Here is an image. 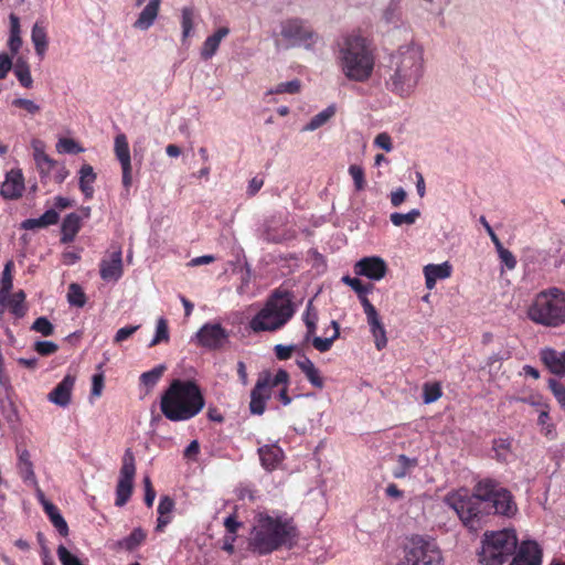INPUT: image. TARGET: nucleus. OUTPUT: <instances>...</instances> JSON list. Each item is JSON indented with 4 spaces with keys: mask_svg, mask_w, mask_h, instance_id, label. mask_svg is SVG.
<instances>
[{
    "mask_svg": "<svg viewBox=\"0 0 565 565\" xmlns=\"http://www.w3.org/2000/svg\"><path fill=\"white\" fill-rule=\"evenodd\" d=\"M425 75L423 47L414 42L401 45L391 56L384 74V86L392 95L413 97Z\"/></svg>",
    "mask_w": 565,
    "mask_h": 565,
    "instance_id": "nucleus-1",
    "label": "nucleus"
},
{
    "mask_svg": "<svg viewBox=\"0 0 565 565\" xmlns=\"http://www.w3.org/2000/svg\"><path fill=\"white\" fill-rule=\"evenodd\" d=\"M298 530L285 514L259 512L255 515L248 537V548L257 555H268L281 547H292Z\"/></svg>",
    "mask_w": 565,
    "mask_h": 565,
    "instance_id": "nucleus-2",
    "label": "nucleus"
},
{
    "mask_svg": "<svg viewBox=\"0 0 565 565\" xmlns=\"http://www.w3.org/2000/svg\"><path fill=\"white\" fill-rule=\"evenodd\" d=\"M375 62L370 40L360 32L344 34L337 42V63L347 79L367 82L374 73Z\"/></svg>",
    "mask_w": 565,
    "mask_h": 565,
    "instance_id": "nucleus-3",
    "label": "nucleus"
},
{
    "mask_svg": "<svg viewBox=\"0 0 565 565\" xmlns=\"http://www.w3.org/2000/svg\"><path fill=\"white\" fill-rule=\"evenodd\" d=\"M204 398L191 381L174 380L161 397L162 414L172 422L188 420L201 412Z\"/></svg>",
    "mask_w": 565,
    "mask_h": 565,
    "instance_id": "nucleus-4",
    "label": "nucleus"
},
{
    "mask_svg": "<svg viewBox=\"0 0 565 565\" xmlns=\"http://www.w3.org/2000/svg\"><path fill=\"white\" fill-rule=\"evenodd\" d=\"M526 317L542 327H564L565 291L556 287L540 291L527 306Z\"/></svg>",
    "mask_w": 565,
    "mask_h": 565,
    "instance_id": "nucleus-5",
    "label": "nucleus"
},
{
    "mask_svg": "<svg viewBox=\"0 0 565 565\" xmlns=\"http://www.w3.org/2000/svg\"><path fill=\"white\" fill-rule=\"evenodd\" d=\"M289 374L280 369L276 373L263 372L259 374L255 387L250 392L249 408L253 414L262 415L266 408V402L271 397H278L287 406L291 399L287 395Z\"/></svg>",
    "mask_w": 565,
    "mask_h": 565,
    "instance_id": "nucleus-6",
    "label": "nucleus"
},
{
    "mask_svg": "<svg viewBox=\"0 0 565 565\" xmlns=\"http://www.w3.org/2000/svg\"><path fill=\"white\" fill-rule=\"evenodd\" d=\"M294 313L295 309L289 294L276 291L249 321V328L254 332L276 331L282 328Z\"/></svg>",
    "mask_w": 565,
    "mask_h": 565,
    "instance_id": "nucleus-7",
    "label": "nucleus"
},
{
    "mask_svg": "<svg viewBox=\"0 0 565 565\" xmlns=\"http://www.w3.org/2000/svg\"><path fill=\"white\" fill-rule=\"evenodd\" d=\"M276 47H303L311 51L320 41L319 34L300 18L285 19L279 23L278 32L274 34Z\"/></svg>",
    "mask_w": 565,
    "mask_h": 565,
    "instance_id": "nucleus-8",
    "label": "nucleus"
},
{
    "mask_svg": "<svg viewBox=\"0 0 565 565\" xmlns=\"http://www.w3.org/2000/svg\"><path fill=\"white\" fill-rule=\"evenodd\" d=\"M514 529H504L486 533L482 541L481 562L484 565H502L518 546Z\"/></svg>",
    "mask_w": 565,
    "mask_h": 565,
    "instance_id": "nucleus-9",
    "label": "nucleus"
},
{
    "mask_svg": "<svg viewBox=\"0 0 565 565\" xmlns=\"http://www.w3.org/2000/svg\"><path fill=\"white\" fill-rule=\"evenodd\" d=\"M403 556L396 565H443V554L434 540L414 535L402 550Z\"/></svg>",
    "mask_w": 565,
    "mask_h": 565,
    "instance_id": "nucleus-10",
    "label": "nucleus"
},
{
    "mask_svg": "<svg viewBox=\"0 0 565 565\" xmlns=\"http://www.w3.org/2000/svg\"><path fill=\"white\" fill-rule=\"evenodd\" d=\"M476 494L483 502H491L497 514L512 518L518 512V505L511 492L490 479L479 481Z\"/></svg>",
    "mask_w": 565,
    "mask_h": 565,
    "instance_id": "nucleus-11",
    "label": "nucleus"
},
{
    "mask_svg": "<svg viewBox=\"0 0 565 565\" xmlns=\"http://www.w3.org/2000/svg\"><path fill=\"white\" fill-rule=\"evenodd\" d=\"M444 501L465 523L470 522L478 515L481 502L476 494V490L470 494L467 489H458L447 493Z\"/></svg>",
    "mask_w": 565,
    "mask_h": 565,
    "instance_id": "nucleus-12",
    "label": "nucleus"
},
{
    "mask_svg": "<svg viewBox=\"0 0 565 565\" xmlns=\"http://www.w3.org/2000/svg\"><path fill=\"white\" fill-rule=\"evenodd\" d=\"M136 473L135 457L131 450H126L120 468L119 480L116 489V505L122 507L132 493L134 478Z\"/></svg>",
    "mask_w": 565,
    "mask_h": 565,
    "instance_id": "nucleus-13",
    "label": "nucleus"
},
{
    "mask_svg": "<svg viewBox=\"0 0 565 565\" xmlns=\"http://www.w3.org/2000/svg\"><path fill=\"white\" fill-rule=\"evenodd\" d=\"M196 343L209 350H217L228 341V331L220 323H205L195 333Z\"/></svg>",
    "mask_w": 565,
    "mask_h": 565,
    "instance_id": "nucleus-14",
    "label": "nucleus"
},
{
    "mask_svg": "<svg viewBox=\"0 0 565 565\" xmlns=\"http://www.w3.org/2000/svg\"><path fill=\"white\" fill-rule=\"evenodd\" d=\"M361 305L366 316L367 323L370 326L371 334L374 339V344L377 350H382L387 345V335L384 324L375 309L370 302L367 297H362Z\"/></svg>",
    "mask_w": 565,
    "mask_h": 565,
    "instance_id": "nucleus-15",
    "label": "nucleus"
},
{
    "mask_svg": "<svg viewBox=\"0 0 565 565\" xmlns=\"http://www.w3.org/2000/svg\"><path fill=\"white\" fill-rule=\"evenodd\" d=\"M354 273L371 280L379 281L387 273V264L380 256L363 257L354 265Z\"/></svg>",
    "mask_w": 565,
    "mask_h": 565,
    "instance_id": "nucleus-16",
    "label": "nucleus"
},
{
    "mask_svg": "<svg viewBox=\"0 0 565 565\" xmlns=\"http://www.w3.org/2000/svg\"><path fill=\"white\" fill-rule=\"evenodd\" d=\"M99 274L107 282L118 281L124 274L122 253L119 247L105 256L99 264Z\"/></svg>",
    "mask_w": 565,
    "mask_h": 565,
    "instance_id": "nucleus-17",
    "label": "nucleus"
},
{
    "mask_svg": "<svg viewBox=\"0 0 565 565\" xmlns=\"http://www.w3.org/2000/svg\"><path fill=\"white\" fill-rule=\"evenodd\" d=\"M24 178L20 169H12L7 172L4 181L0 186V194L7 200H15L24 192Z\"/></svg>",
    "mask_w": 565,
    "mask_h": 565,
    "instance_id": "nucleus-18",
    "label": "nucleus"
},
{
    "mask_svg": "<svg viewBox=\"0 0 565 565\" xmlns=\"http://www.w3.org/2000/svg\"><path fill=\"white\" fill-rule=\"evenodd\" d=\"M75 382V375L66 374L64 379L54 387V390L49 393V402L60 407H67L72 401V393Z\"/></svg>",
    "mask_w": 565,
    "mask_h": 565,
    "instance_id": "nucleus-19",
    "label": "nucleus"
},
{
    "mask_svg": "<svg viewBox=\"0 0 565 565\" xmlns=\"http://www.w3.org/2000/svg\"><path fill=\"white\" fill-rule=\"evenodd\" d=\"M542 551L536 542L526 541L521 543L516 555L510 565H541Z\"/></svg>",
    "mask_w": 565,
    "mask_h": 565,
    "instance_id": "nucleus-20",
    "label": "nucleus"
},
{
    "mask_svg": "<svg viewBox=\"0 0 565 565\" xmlns=\"http://www.w3.org/2000/svg\"><path fill=\"white\" fill-rule=\"evenodd\" d=\"M541 360L544 365L555 375H565V351H556L552 348L541 350Z\"/></svg>",
    "mask_w": 565,
    "mask_h": 565,
    "instance_id": "nucleus-21",
    "label": "nucleus"
},
{
    "mask_svg": "<svg viewBox=\"0 0 565 565\" xmlns=\"http://www.w3.org/2000/svg\"><path fill=\"white\" fill-rule=\"evenodd\" d=\"M161 2L162 0H149L134 22V28L141 31L150 29L159 15Z\"/></svg>",
    "mask_w": 565,
    "mask_h": 565,
    "instance_id": "nucleus-22",
    "label": "nucleus"
},
{
    "mask_svg": "<svg viewBox=\"0 0 565 565\" xmlns=\"http://www.w3.org/2000/svg\"><path fill=\"white\" fill-rule=\"evenodd\" d=\"M258 455L262 466L268 471L278 468L284 459V452L276 444L259 447Z\"/></svg>",
    "mask_w": 565,
    "mask_h": 565,
    "instance_id": "nucleus-23",
    "label": "nucleus"
},
{
    "mask_svg": "<svg viewBox=\"0 0 565 565\" xmlns=\"http://www.w3.org/2000/svg\"><path fill=\"white\" fill-rule=\"evenodd\" d=\"M228 34H230V29L227 26H221L217 30H215L213 32V34L209 35L202 44V47L200 51L201 57L204 61L212 58L216 54L221 42Z\"/></svg>",
    "mask_w": 565,
    "mask_h": 565,
    "instance_id": "nucleus-24",
    "label": "nucleus"
},
{
    "mask_svg": "<svg viewBox=\"0 0 565 565\" xmlns=\"http://www.w3.org/2000/svg\"><path fill=\"white\" fill-rule=\"evenodd\" d=\"M426 288H435L437 280L447 279L451 275V266L448 262L443 264H429L424 267Z\"/></svg>",
    "mask_w": 565,
    "mask_h": 565,
    "instance_id": "nucleus-25",
    "label": "nucleus"
},
{
    "mask_svg": "<svg viewBox=\"0 0 565 565\" xmlns=\"http://www.w3.org/2000/svg\"><path fill=\"white\" fill-rule=\"evenodd\" d=\"M18 470L23 481L29 486H36V476L30 452L26 449H18Z\"/></svg>",
    "mask_w": 565,
    "mask_h": 565,
    "instance_id": "nucleus-26",
    "label": "nucleus"
},
{
    "mask_svg": "<svg viewBox=\"0 0 565 565\" xmlns=\"http://www.w3.org/2000/svg\"><path fill=\"white\" fill-rule=\"evenodd\" d=\"M13 262L9 260L6 263L1 280H0V315L6 311L7 300L9 299V292L13 287Z\"/></svg>",
    "mask_w": 565,
    "mask_h": 565,
    "instance_id": "nucleus-27",
    "label": "nucleus"
},
{
    "mask_svg": "<svg viewBox=\"0 0 565 565\" xmlns=\"http://www.w3.org/2000/svg\"><path fill=\"white\" fill-rule=\"evenodd\" d=\"M297 365L306 375L307 380L310 382L311 385L318 388H322L324 386V381L323 377L321 376L320 371L316 367V365L309 358L302 356L298 359Z\"/></svg>",
    "mask_w": 565,
    "mask_h": 565,
    "instance_id": "nucleus-28",
    "label": "nucleus"
},
{
    "mask_svg": "<svg viewBox=\"0 0 565 565\" xmlns=\"http://www.w3.org/2000/svg\"><path fill=\"white\" fill-rule=\"evenodd\" d=\"M79 189L86 199H92L94 195V183L97 179L94 169L89 164H83L78 172Z\"/></svg>",
    "mask_w": 565,
    "mask_h": 565,
    "instance_id": "nucleus-29",
    "label": "nucleus"
},
{
    "mask_svg": "<svg viewBox=\"0 0 565 565\" xmlns=\"http://www.w3.org/2000/svg\"><path fill=\"white\" fill-rule=\"evenodd\" d=\"M31 40L34 45V50L40 57H43L49 45L46 28L35 22L31 31Z\"/></svg>",
    "mask_w": 565,
    "mask_h": 565,
    "instance_id": "nucleus-30",
    "label": "nucleus"
},
{
    "mask_svg": "<svg viewBox=\"0 0 565 565\" xmlns=\"http://www.w3.org/2000/svg\"><path fill=\"white\" fill-rule=\"evenodd\" d=\"M81 228V217L75 213L67 214L62 223V242H72Z\"/></svg>",
    "mask_w": 565,
    "mask_h": 565,
    "instance_id": "nucleus-31",
    "label": "nucleus"
},
{
    "mask_svg": "<svg viewBox=\"0 0 565 565\" xmlns=\"http://www.w3.org/2000/svg\"><path fill=\"white\" fill-rule=\"evenodd\" d=\"M337 108L334 105H329L327 108L315 115L301 129L303 132L315 131L324 126L334 115Z\"/></svg>",
    "mask_w": 565,
    "mask_h": 565,
    "instance_id": "nucleus-32",
    "label": "nucleus"
},
{
    "mask_svg": "<svg viewBox=\"0 0 565 565\" xmlns=\"http://www.w3.org/2000/svg\"><path fill=\"white\" fill-rule=\"evenodd\" d=\"M418 465L416 458H409L405 455H398L395 459V467L392 470V475L396 479H403L407 477Z\"/></svg>",
    "mask_w": 565,
    "mask_h": 565,
    "instance_id": "nucleus-33",
    "label": "nucleus"
},
{
    "mask_svg": "<svg viewBox=\"0 0 565 565\" xmlns=\"http://www.w3.org/2000/svg\"><path fill=\"white\" fill-rule=\"evenodd\" d=\"M21 30H20V20L17 15H10V36L8 40V47L11 51L12 55L18 54L22 46L21 39Z\"/></svg>",
    "mask_w": 565,
    "mask_h": 565,
    "instance_id": "nucleus-34",
    "label": "nucleus"
},
{
    "mask_svg": "<svg viewBox=\"0 0 565 565\" xmlns=\"http://www.w3.org/2000/svg\"><path fill=\"white\" fill-rule=\"evenodd\" d=\"M115 156L120 162V166L131 164L129 145L126 135L118 134L114 140Z\"/></svg>",
    "mask_w": 565,
    "mask_h": 565,
    "instance_id": "nucleus-35",
    "label": "nucleus"
},
{
    "mask_svg": "<svg viewBox=\"0 0 565 565\" xmlns=\"http://www.w3.org/2000/svg\"><path fill=\"white\" fill-rule=\"evenodd\" d=\"M403 13L399 8V0H391L383 9L381 20L386 24H397L402 22Z\"/></svg>",
    "mask_w": 565,
    "mask_h": 565,
    "instance_id": "nucleus-36",
    "label": "nucleus"
},
{
    "mask_svg": "<svg viewBox=\"0 0 565 565\" xmlns=\"http://www.w3.org/2000/svg\"><path fill=\"white\" fill-rule=\"evenodd\" d=\"M195 12L191 7H183L181 9V29L182 42H185L193 33L194 30Z\"/></svg>",
    "mask_w": 565,
    "mask_h": 565,
    "instance_id": "nucleus-37",
    "label": "nucleus"
},
{
    "mask_svg": "<svg viewBox=\"0 0 565 565\" xmlns=\"http://www.w3.org/2000/svg\"><path fill=\"white\" fill-rule=\"evenodd\" d=\"M25 295L22 290L11 295L9 292V299L7 300L6 310L9 309L14 316L23 317L26 308L24 306Z\"/></svg>",
    "mask_w": 565,
    "mask_h": 565,
    "instance_id": "nucleus-38",
    "label": "nucleus"
},
{
    "mask_svg": "<svg viewBox=\"0 0 565 565\" xmlns=\"http://www.w3.org/2000/svg\"><path fill=\"white\" fill-rule=\"evenodd\" d=\"M44 511L49 515L53 525L57 529L61 535L66 536L68 534V526L58 509L52 503L46 504Z\"/></svg>",
    "mask_w": 565,
    "mask_h": 565,
    "instance_id": "nucleus-39",
    "label": "nucleus"
},
{
    "mask_svg": "<svg viewBox=\"0 0 565 565\" xmlns=\"http://www.w3.org/2000/svg\"><path fill=\"white\" fill-rule=\"evenodd\" d=\"M333 327V334L329 338H321L316 337L315 334L310 338L312 341V345L320 352H327L332 347L335 339H338L340 332H339V324L337 321L331 322Z\"/></svg>",
    "mask_w": 565,
    "mask_h": 565,
    "instance_id": "nucleus-40",
    "label": "nucleus"
},
{
    "mask_svg": "<svg viewBox=\"0 0 565 565\" xmlns=\"http://www.w3.org/2000/svg\"><path fill=\"white\" fill-rule=\"evenodd\" d=\"M420 216V211L418 209H413L407 213H392L390 220L394 226H403V225H413Z\"/></svg>",
    "mask_w": 565,
    "mask_h": 565,
    "instance_id": "nucleus-41",
    "label": "nucleus"
},
{
    "mask_svg": "<svg viewBox=\"0 0 565 565\" xmlns=\"http://www.w3.org/2000/svg\"><path fill=\"white\" fill-rule=\"evenodd\" d=\"M303 321L307 327L306 340H310V338L316 332V327H317V321H318V313H317V310L313 308L311 300L307 305V309L303 315Z\"/></svg>",
    "mask_w": 565,
    "mask_h": 565,
    "instance_id": "nucleus-42",
    "label": "nucleus"
},
{
    "mask_svg": "<svg viewBox=\"0 0 565 565\" xmlns=\"http://www.w3.org/2000/svg\"><path fill=\"white\" fill-rule=\"evenodd\" d=\"M493 450L499 460L507 461L512 454V440L510 438L495 439Z\"/></svg>",
    "mask_w": 565,
    "mask_h": 565,
    "instance_id": "nucleus-43",
    "label": "nucleus"
},
{
    "mask_svg": "<svg viewBox=\"0 0 565 565\" xmlns=\"http://www.w3.org/2000/svg\"><path fill=\"white\" fill-rule=\"evenodd\" d=\"M513 401L527 404V405L534 407L537 413L542 409H545V407L548 406L545 398L541 394L534 393V392L530 393L529 395L522 396V397H514Z\"/></svg>",
    "mask_w": 565,
    "mask_h": 565,
    "instance_id": "nucleus-44",
    "label": "nucleus"
},
{
    "mask_svg": "<svg viewBox=\"0 0 565 565\" xmlns=\"http://www.w3.org/2000/svg\"><path fill=\"white\" fill-rule=\"evenodd\" d=\"M301 89V82L299 79H292L277 84L270 88L267 94H297Z\"/></svg>",
    "mask_w": 565,
    "mask_h": 565,
    "instance_id": "nucleus-45",
    "label": "nucleus"
},
{
    "mask_svg": "<svg viewBox=\"0 0 565 565\" xmlns=\"http://www.w3.org/2000/svg\"><path fill=\"white\" fill-rule=\"evenodd\" d=\"M169 338L170 337L167 320L164 318H159L156 324L154 337L150 341L149 347H154L161 342H168Z\"/></svg>",
    "mask_w": 565,
    "mask_h": 565,
    "instance_id": "nucleus-46",
    "label": "nucleus"
},
{
    "mask_svg": "<svg viewBox=\"0 0 565 565\" xmlns=\"http://www.w3.org/2000/svg\"><path fill=\"white\" fill-rule=\"evenodd\" d=\"M146 539V533L141 529H135L131 534L124 540H121L118 544L128 551L136 548L140 545Z\"/></svg>",
    "mask_w": 565,
    "mask_h": 565,
    "instance_id": "nucleus-47",
    "label": "nucleus"
},
{
    "mask_svg": "<svg viewBox=\"0 0 565 565\" xmlns=\"http://www.w3.org/2000/svg\"><path fill=\"white\" fill-rule=\"evenodd\" d=\"M164 371V365H158L152 370L142 373L140 375L141 384H143L146 387H153L158 383Z\"/></svg>",
    "mask_w": 565,
    "mask_h": 565,
    "instance_id": "nucleus-48",
    "label": "nucleus"
},
{
    "mask_svg": "<svg viewBox=\"0 0 565 565\" xmlns=\"http://www.w3.org/2000/svg\"><path fill=\"white\" fill-rule=\"evenodd\" d=\"M14 75L20 84L25 88H31L33 79L29 66L25 63H17L14 66Z\"/></svg>",
    "mask_w": 565,
    "mask_h": 565,
    "instance_id": "nucleus-49",
    "label": "nucleus"
},
{
    "mask_svg": "<svg viewBox=\"0 0 565 565\" xmlns=\"http://www.w3.org/2000/svg\"><path fill=\"white\" fill-rule=\"evenodd\" d=\"M349 174L351 175L355 191H363L366 186L364 170L361 166L351 164L349 167Z\"/></svg>",
    "mask_w": 565,
    "mask_h": 565,
    "instance_id": "nucleus-50",
    "label": "nucleus"
},
{
    "mask_svg": "<svg viewBox=\"0 0 565 565\" xmlns=\"http://www.w3.org/2000/svg\"><path fill=\"white\" fill-rule=\"evenodd\" d=\"M67 300L72 306L83 307L86 302V297L77 284H71L67 292Z\"/></svg>",
    "mask_w": 565,
    "mask_h": 565,
    "instance_id": "nucleus-51",
    "label": "nucleus"
},
{
    "mask_svg": "<svg viewBox=\"0 0 565 565\" xmlns=\"http://www.w3.org/2000/svg\"><path fill=\"white\" fill-rule=\"evenodd\" d=\"M56 150L58 153H79L84 149L71 138H61L56 143Z\"/></svg>",
    "mask_w": 565,
    "mask_h": 565,
    "instance_id": "nucleus-52",
    "label": "nucleus"
},
{
    "mask_svg": "<svg viewBox=\"0 0 565 565\" xmlns=\"http://www.w3.org/2000/svg\"><path fill=\"white\" fill-rule=\"evenodd\" d=\"M342 281L351 287L358 295L360 300L362 297H366V294L371 291V286H365L359 278H352L350 276H343Z\"/></svg>",
    "mask_w": 565,
    "mask_h": 565,
    "instance_id": "nucleus-53",
    "label": "nucleus"
},
{
    "mask_svg": "<svg viewBox=\"0 0 565 565\" xmlns=\"http://www.w3.org/2000/svg\"><path fill=\"white\" fill-rule=\"evenodd\" d=\"M441 396V388L439 384H425L423 388V399L425 404L436 402Z\"/></svg>",
    "mask_w": 565,
    "mask_h": 565,
    "instance_id": "nucleus-54",
    "label": "nucleus"
},
{
    "mask_svg": "<svg viewBox=\"0 0 565 565\" xmlns=\"http://www.w3.org/2000/svg\"><path fill=\"white\" fill-rule=\"evenodd\" d=\"M140 326H126L117 330V332L114 335V343L115 344H121L122 342L130 339L138 330Z\"/></svg>",
    "mask_w": 565,
    "mask_h": 565,
    "instance_id": "nucleus-55",
    "label": "nucleus"
},
{
    "mask_svg": "<svg viewBox=\"0 0 565 565\" xmlns=\"http://www.w3.org/2000/svg\"><path fill=\"white\" fill-rule=\"evenodd\" d=\"M12 106L21 108L30 115H35L41 110L40 105L28 98H15L12 100Z\"/></svg>",
    "mask_w": 565,
    "mask_h": 565,
    "instance_id": "nucleus-56",
    "label": "nucleus"
},
{
    "mask_svg": "<svg viewBox=\"0 0 565 565\" xmlns=\"http://www.w3.org/2000/svg\"><path fill=\"white\" fill-rule=\"evenodd\" d=\"M105 376L103 372L96 373L92 377V390H90V399H96L102 396L104 390Z\"/></svg>",
    "mask_w": 565,
    "mask_h": 565,
    "instance_id": "nucleus-57",
    "label": "nucleus"
},
{
    "mask_svg": "<svg viewBox=\"0 0 565 565\" xmlns=\"http://www.w3.org/2000/svg\"><path fill=\"white\" fill-rule=\"evenodd\" d=\"M32 330L44 337H49L53 334L54 327L45 317H40L33 322Z\"/></svg>",
    "mask_w": 565,
    "mask_h": 565,
    "instance_id": "nucleus-58",
    "label": "nucleus"
},
{
    "mask_svg": "<svg viewBox=\"0 0 565 565\" xmlns=\"http://www.w3.org/2000/svg\"><path fill=\"white\" fill-rule=\"evenodd\" d=\"M550 420V405L539 412L537 424L541 426V430L550 436L553 433V425L548 423Z\"/></svg>",
    "mask_w": 565,
    "mask_h": 565,
    "instance_id": "nucleus-59",
    "label": "nucleus"
},
{
    "mask_svg": "<svg viewBox=\"0 0 565 565\" xmlns=\"http://www.w3.org/2000/svg\"><path fill=\"white\" fill-rule=\"evenodd\" d=\"M35 163L40 173L43 175H47L55 169V167H57V162L50 158L49 156L38 159Z\"/></svg>",
    "mask_w": 565,
    "mask_h": 565,
    "instance_id": "nucleus-60",
    "label": "nucleus"
},
{
    "mask_svg": "<svg viewBox=\"0 0 565 565\" xmlns=\"http://www.w3.org/2000/svg\"><path fill=\"white\" fill-rule=\"evenodd\" d=\"M58 347L52 341H38L34 350L41 355H51L57 351Z\"/></svg>",
    "mask_w": 565,
    "mask_h": 565,
    "instance_id": "nucleus-61",
    "label": "nucleus"
},
{
    "mask_svg": "<svg viewBox=\"0 0 565 565\" xmlns=\"http://www.w3.org/2000/svg\"><path fill=\"white\" fill-rule=\"evenodd\" d=\"M374 145L386 152H390L393 149L392 138L386 132L379 134L374 139Z\"/></svg>",
    "mask_w": 565,
    "mask_h": 565,
    "instance_id": "nucleus-62",
    "label": "nucleus"
},
{
    "mask_svg": "<svg viewBox=\"0 0 565 565\" xmlns=\"http://www.w3.org/2000/svg\"><path fill=\"white\" fill-rule=\"evenodd\" d=\"M500 260L508 267V269H514L516 266V259L514 255L507 248L497 250Z\"/></svg>",
    "mask_w": 565,
    "mask_h": 565,
    "instance_id": "nucleus-63",
    "label": "nucleus"
},
{
    "mask_svg": "<svg viewBox=\"0 0 565 565\" xmlns=\"http://www.w3.org/2000/svg\"><path fill=\"white\" fill-rule=\"evenodd\" d=\"M173 508L174 501L170 497L163 495L160 498L158 504V514L168 515L172 512Z\"/></svg>",
    "mask_w": 565,
    "mask_h": 565,
    "instance_id": "nucleus-64",
    "label": "nucleus"
}]
</instances>
